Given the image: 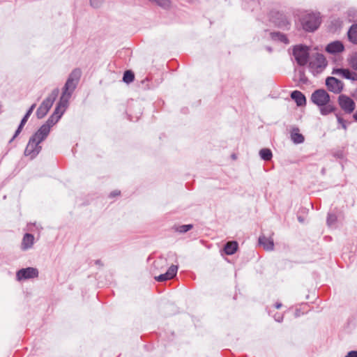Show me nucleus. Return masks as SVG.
I'll list each match as a JSON object with an SVG mask.
<instances>
[{
  "label": "nucleus",
  "instance_id": "obj_41",
  "mask_svg": "<svg viewBox=\"0 0 357 357\" xmlns=\"http://www.w3.org/2000/svg\"><path fill=\"white\" fill-rule=\"evenodd\" d=\"M354 118L356 121H357V110L356 112L354 114Z\"/></svg>",
  "mask_w": 357,
  "mask_h": 357
},
{
  "label": "nucleus",
  "instance_id": "obj_14",
  "mask_svg": "<svg viewBox=\"0 0 357 357\" xmlns=\"http://www.w3.org/2000/svg\"><path fill=\"white\" fill-rule=\"evenodd\" d=\"M344 45L339 40L333 41L326 47V51L330 54H337L343 52Z\"/></svg>",
  "mask_w": 357,
  "mask_h": 357
},
{
  "label": "nucleus",
  "instance_id": "obj_39",
  "mask_svg": "<svg viewBox=\"0 0 357 357\" xmlns=\"http://www.w3.org/2000/svg\"><path fill=\"white\" fill-rule=\"evenodd\" d=\"M282 307V303H276L275 305V307L276 309H279Z\"/></svg>",
  "mask_w": 357,
  "mask_h": 357
},
{
  "label": "nucleus",
  "instance_id": "obj_26",
  "mask_svg": "<svg viewBox=\"0 0 357 357\" xmlns=\"http://www.w3.org/2000/svg\"><path fill=\"white\" fill-rule=\"evenodd\" d=\"M349 63L351 66V67L357 70V52L352 53L349 59Z\"/></svg>",
  "mask_w": 357,
  "mask_h": 357
},
{
  "label": "nucleus",
  "instance_id": "obj_11",
  "mask_svg": "<svg viewBox=\"0 0 357 357\" xmlns=\"http://www.w3.org/2000/svg\"><path fill=\"white\" fill-rule=\"evenodd\" d=\"M34 243H35L34 236L31 234L26 233L24 235V236L22 238L20 248L22 251H26L33 248Z\"/></svg>",
  "mask_w": 357,
  "mask_h": 357
},
{
  "label": "nucleus",
  "instance_id": "obj_12",
  "mask_svg": "<svg viewBox=\"0 0 357 357\" xmlns=\"http://www.w3.org/2000/svg\"><path fill=\"white\" fill-rule=\"evenodd\" d=\"M178 266L176 265H172L165 273L155 277V279L158 282H164L170 280L176 276Z\"/></svg>",
  "mask_w": 357,
  "mask_h": 357
},
{
  "label": "nucleus",
  "instance_id": "obj_32",
  "mask_svg": "<svg viewBox=\"0 0 357 357\" xmlns=\"http://www.w3.org/2000/svg\"><path fill=\"white\" fill-rule=\"evenodd\" d=\"M336 117L337 122L341 126V127L344 130H347V122L338 114H336Z\"/></svg>",
  "mask_w": 357,
  "mask_h": 357
},
{
  "label": "nucleus",
  "instance_id": "obj_24",
  "mask_svg": "<svg viewBox=\"0 0 357 357\" xmlns=\"http://www.w3.org/2000/svg\"><path fill=\"white\" fill-rule=\"evenodd\" d=\"M29 116H26L24 115V116L23 117V119H22L21 122H20V124L18 127V128L17 129V130L15 131V135H13V137H12V139L10 140V143L12 142L13 141V139L20 133L23 126L25 125V123H26L28 119H29Z\"/></svg>",
  "mask_w": 357,
  "mask_h": 357
},
{
  "label": "nucleus",
  "instance_id": "obj_20",
  "mask_svg": "<svg viewBox=\"0 0 357 357\" xmlns=\"http://www.w3.org/2000/svg\"><path fill=\"white\" fill-rule=\"evenodd\" d=\"M347 34L349 41L354 44H357V24H353L349 29Z\"/></svg>",
  "mask_w": 357,
  "mask_h": 357
},
{
  "label": "nucleus",
  "instance_id": "obj_10",
  "mask_svg": "<svg viewBox=\"0 0 357 357\" xmlns=\"http://www.w3.org/2000/svg\"><path fill=\"white\" fill-rule=\"evenodd\" d=\"M340 107L348 114H351L355 109L354 100L346 95H340L338 98Z\"/></svg>",
  "mask_w": 357,
  "mask_h": 357
},
{
  "label": "nucleus",
  "instance_id": "obj_5",
  "mask_svg": "<svg viewBox=\"0 0 357 357\" xmlns=\"http://www.w3.org/2000/svg\"><path fill=\"white\" fill-rule=\"evenodd\" d=\"M311 100L318 106H324L330 102V96L324 89H317L312 93Z\"/></svg>",
  "mask_w": 357,
  "mask_h": 357
},
{
  "label": "nucleus",
  "instance_id": "obj_23",
  "mask_svg": "<svg viewBox=\"0 0 357 357\" xmlns=\"http://www.w3.org/2000/svg\"><path fill=\"white\" fill-rule=\"evenodd\" d=\"M260 158L266 161H268L272 158L273 154L269 149H262L259 151Z\"/></svg>",
  "mask_w": 357,
  "mask_h": 357
},
{
  "label": "nucleus",
  "instance_id": "obj_13",
  "mask_svg": "<svg viewBox=\"0 0 357 357\" xmlns=\"http://www.w3.org/2000/svg\"><path fill=\"white\" fill-rule=\"evenodd\" d=\"M178 266L176 265H172L165 273L155 277V279L158 282H164L170 280L176 276Z\"/></svg>",
  "mask_w": 357,
  "mask_h": 357
},
{
  "label": "nucleus",
  "instance_id": "obj_7",
  "mask_svg": "<svg viewBox=\"0 0 357 357\" xmlns=\"http://www.w3.org/2000/svg\"><path fill=\"white\" fill-rule=\"evenodd\" d=\"M38 276V271L37 268L33 267L22 268L16 273V279L17 281L32 279L37 278Z\"/></svg>",
  "mask_w": 357,
  "mask_h": 357
},
{
  "label": "nucleus",
  "instance_id": "obj_40",
  "mask_svg": "<svg viewBox=\"0 0 357 357\" xmlns=\"http://www.w3.org/2000/svg\"><path fill=\"white\" fill-rule=\"evenodd\" d=\"M288 24H289V23L287 22V21L286 20H284V21L283 22V25L287 26Z\"/></svg>",
  "mask_w": 357,
  "mask_h": 357
},
{
  "label": "nucleus",
  "instance_id": "obj_1",
  "mask_svg": "<svg viewBox=\"0 0 357 357\" xmlns=\"http://www.w3.org/2000/svg\"><path fill=\"white\" fill-rule=\"evenodd\" d=\"M80 76L81 71L79 69H75L70 74L63 88L61 96L54 112L49 118L52 119L55 123L59 121L68 107L69 99L77 87Z\"/></svg>",
  "mask_w": 357,
  "mask_h": 357
},
{
  "label": "nucleus",
  "instance_id": "obj_34",
  "mask_svg": "<svg viewBox=\"0 0 357 357\" xmlns=\"http://www.w3.org/2000/svg\"><path fill=\"white\" fill-rule=\"evenodd\" d=\"M349 79L351 81H357V73L350 70Z\"/></svg>",
  "mask_w": 357,
  "mask_h": 357
},
{
  "label": "nucleus",
  "instance_id": "obj_27",
  "mask_svg": "<svg viewBox=\"0 0 357 357\" xmlns=\"http://www.w3.org/2000/svg\"><path fill=\"white\" fill-rule=\"evenodd\" d=\"M320 107V112L322 115H327L334 111L335 108L331 105H326Z\"/></svg>",
  "mask_w": 357,
  "mask_h": 357
},
{
  "label": "nucleus",
  "instance_id": "obj_38",
  "mask_svg": "<svg viewBox=\"0 0 357 357\" xmlns=\"http://www.w3.org/2000/svg\"><path fill=\"white\" fill-rule=\"evenodd\" d=\"M119 194H120V191H119V190H114V191H113L112 192H111V194H110V197L117 196V195H119Z\"/></svg>",
  "mask_w": 357,
  "mask_h": 357
},
{
  "label": "nucleus",
  "instance_id": "obj_28",
  "mask_svg": "<svg viewBox=\"0 0 357 357\" xmlns=\"http://www.w3.org/2000/svg\"><path fill=\"white\" fill-rule=\"evenodd\" d=\"M134 78H135L134 74L131 71L127 70L124 73V75L123 77V80L126 83L128 84V83L132 82L134 80Z\"/></svg>",
  "mask_w": 357,
  "mask_h": 357
},
{
  "label": "nucleus",
  "instance_id": "obj_17",
  "mask_svg": "<svg viewBox=\"0 0 357 357\" xmlns=\"http://www.w3.org/2000/svg\"><path fill=\"white\" fill-rule=\"evenodd\" d=\"M291 98L295 100L296 105L299 107L305 105L306 103V98L305 96L298 91H294L291 93Z\"/></svg>",
  "mask_w": 357,
  "mask_h": 357
},
{
  "label": "nucleus",
  "instance_id": "obj_35",
  "mask_svg": "<svg viewBox=\"0 0 357 357\" xmlns=\"http://www.w3.org/2000/svg\"><path fill=\"white\" fill-rule=\"evenodd\" d=\"M36 107V104H33L31 107L29 109V110L26 112V116H30L31 114H32L34 108Z\"/></svg>",
  "mask_w": 357,
  "mask_h": 357
},
{
  "label": "nucleus",
  "instance_id": "obj_6",
  "mask_svg": "<svg viewBox=\"0 0 357 357\" xmlns=\"http://www.w3.org/2000/svg\"><path fill=\"white\" fill-rule=\"evenodd\" d=\"M327 65L326 58L323 54H317L314 58L310 62V68L315 73L321 72Z\"/></svg>",
  "mask_w": 357,
  "mask_h": 357
},
{
  "label": "nucleus",
  "instance_id": "obj_18",
  "mask_svg": "<svg viewBox=\"0 0 357 357\" xmlns=\"http://www.w3.org/2000/svg\"><path fill=\"white\" fill-rule=\"evenodd\" d=\"M291 139L294 144H301L304 142V136L299 132L298 128H294L291 132Z\"/></svg>",
  "mask_w": 357,
  "mask_h": 357
},
{
  "label": "nucleus",
  "instance_id": "obj_25",
  "mask_svg": "<svg viewBox=\"0 0 357 357\" xmlns=\"http://www.w3.org/2000/svg\"><path fill=\"white\" fill-rule=\"evenodd\" d=\"M271 35H272V38L274 40H280L286 44L289 43V40H288L287 36L282 33L277 32V33H272Z\"/></svg>",
  "mask_w": 357,
  "mask_h": 357
},
{
  "label": "nucleus",
  "instance_id": "obj_15",
  "mask_svg": "<svg viewBox=\"0 0 357 357\" xmlns=\"http://www.w3.org/2000/svg\"><path fill=\"white\" fill-rule=\"evenodd\" d=\"M50 131L48 130V127L46 126H42L31 137L38 142V143L40 144L46 139Z\"/></svg>",
  "mask_w": 357,
  "mask_h": 357
},
{
  "label": "nucleus",
  "instance_id": "obj_37",
  "mask_svg": "<svg viewBox=\"0 0 357 357\" xmlns=\"http://www.w3.org/2000/svg\"><path fill=\"white\" fill-rule=\"evenodd\" d=\"M274 319L276 321L280 322L283 319V316L282 314H275Z\"/></svg>",
  "mask_w": 357,
  "mask_h": 357
},
{
  "label": "nucleus",
  "instance_id": "obj_8",
  "mask_svg": "<svg viewBox=\"0 0 357 357\" xmlns=\"http://www.w3.org/2000/svg\"><path fill=\"white\" fill-rule=\"evenodd\" d=\"M42 147L34 139L31 137L24 150V155L29 156L31 159L35 158L40 152Z\"/></svg>",
  "mask_w": 357,
  "mask_h": 357
},
{
  "label": "nucleus",
  "instance_id": "obj_30",
  "mask_svg": "<svg viewBox=\"0 0 357 357\" xmlns=\"http://www.w3.org/2000/svg\"><path fill=\"white\" fill-rule=\"evenodd\" d=\"M337 218L334 214L329 213L327 218V224L328 226H333L336 222Z\"/></svg>",
  "mask_w": 357,
  "mask_h": 357
},
{
  "label": "nucleus",
  "instance_id": "obj_16",
  "mask_svg": "<svg viewBox=\"0 0 357 357\" xmlns=\"http://www.w3.org/2000/svg\"><path fill=\"white\" fill-rule=\"evenodd\" d=\"M259 243L267 251H272L274 248L273 239L271 237L266 238L261 235L259 238Z\"/></svg>",
  "mask_w": 357,
  "mask_h": 357
},
{
  "label": "nucleus",
  "instance_id": "obj_22",
  "mask_svg": "<svg viewBox=\"0 0 357 357\" xmlns=\"http://www.w3.org/2000/svg\"><path fill=\"white\" fill-rule=\"evenodd\" d=\"M345 16L349 22L357 20V9L349 8L345 13Z\"/></svg>",
  "mask_w": 357,
  "mask_h": 357
},
{
  "label": "nucleus",
  "instance_id": "obj_21",
  "mask_svg": "<svg viewBox=\"0 0 357 357\" xmlns=\"http://www.w3.org/2000/svg\"><path fill=\"white\" fill-rule=\"evenodd\" d=\"M350 70L345 68H335L332 71L333 75L341 76L343 78L349 79Z\"/></svg>",
  "mask_w": 357,
  "mask_h": 357
},
{
  "label": "nucleus",
  "instance_id": "obj_29",
  "mask_svg": "<svg viewBox=\"0 0 357 357\" xmlns=\"http://www.w3.org/2000/svg\"><path fill=\"white\" fill-rule=\"evenodd\" d=\"M192 228V225H183L176 227V231L179 233H185Z\"/></svg>",
  "mask_w": 357,
  "mask_h": 357
},
{
  "label": "nucleus",
  "instance_id": "obj_36",
  "mask_svg": "<svg viewBox=\"0 0 357 357\" xmlns=\"http://www.w3.org/2000/svg\"><path fill=\"white\" fill-rule=\"evenodd\" d=\"M345 357H357V351H351L348 352Z\"/></svg>",
  "mask_w": 357,
  "mask_h": 357
},
{
  "label": "nucleus",
  "instance_id": "obj_33",
  "mask_svg": "<svg viewBox=\"0 0 357 357\" xmlns=\"http://www.w3.org/2000/svg\"><path fill=\"white\" fill-rule=\"evenodd\" d=\"M56 123L52 121V119H48V120L46 121L45 123H44L43 126H46L48 127V130L50 132L51 128L55 125Z\"/></svg>",
  "mask_w": 357,
  "mask_h": 357
},
{
  "label": "nucleus",
  "instance_id": "obj_31",
  "mask_svg": "<svg viewBox=\"0 0 357 357\" xmlns=\"http://www.w3.org/2000/svg\"><path fill=\"white\" fill-rule=\"evenodd\" d=\"M105 0H89L90 5L95 8L100 7Z\"/></svg>",
  "mask_w": 357,
  "mask_h": 357
},
{
  "label": "nucleus",
  "instance_id": "obj_19",
  "mask_svg": "<svg viewBox=\"0 0 357 357\" xmlns=\"http://www.w3.org/2000/svg\"><path fill=\"white\" fill-rule=\"evenodd\" d=\"M238 248V243L236 241H229L225 245L224 250L228 255H233Z\"/></svg>",
  "mask_w": 357,
  "mask_h": 357
},
{
  "label": "nucleus",
  "instance_id": "obj_2",
  "mask_svg": "<svg viewBox=\"0 0 357 357\" xmlns=\"http://www.w3.org/2000/svg\"><path fill=\"white\" fill-rule=\"evenodd\" d=\"M300 22L303 30L307 32H313L321 24V14L319 12L307 11L301 15Z\"/></svg>",
  "mask_w": 357,
  "mask_h": 357
},
{
  "label": "nucleus",
  "instance_id": "obj_3",
  "mask_svg": "<svg viewBox=\"0 0 357 357\" xmlns=\"http://www.w3.org/2000/svg\"><path fill=\"white\" fill-rule=\"evenodd\" d=\"M59 92L58 89H54L51 94L43 101L36 111V116L38 119H42L47 114L58 96Z\"/></svg>",
  "mask_w": 357,
  "mask_h": 357
},
{
  "label": "nucleus",
  "instance_id": "obj_4",
  "mask_svg": "<svg viewBox=\"0 0 357 357\" xmlns=\"http://www.w3.org/2000/svg\"><path fill=\"white\" fill-rule=\"evenodd\" d=\"M309 47L306 45H298L293 47V55L297 63L305 66L309 59Z\"/></svg>",
  "mask_w": 357,
  "mask_h": 357
},
{
  "label": "nucleus",
  "instance_id": "obj_9",
  "mask_svg": "<svg viewBox=\"0 0 357 357\" xmlns=\"http://www.w3.org/2000/svg\"><path fill=\"white\" fill-rule=\"evenodd\" d=\"M326 85L330 91L336 94L340 93L344 89L343 82L334 77H327Z\"/></svg>",
  "mask_w": 357,
  "mask_h": 357
}]
</instances>
